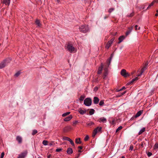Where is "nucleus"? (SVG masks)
<instances>
[{
  "mask_svg": "<svg viewBox=\"0 0 158 158\" xmlns=\"http://www.w3.org/2000/svg\"><path fill=\"white\" fill-rule=\"evenodd\" d=\"M67 153L69 155H70L73 153V150L72 148H69L67 150Z\"/></svg>",
  "mask_w": 158,
  "mask_h": 158,
  "instance_id": "obj_19",
  "label": "nucleus"
},
{
  "mask_svg": "<svg viewBox=\"0 0 158 158\" xmlns=\"http://www.w3.org/2000/svg\"><path fill=\"white\" fill-rule=\"evenodd\" d=\"M114 120H113V121H112V123H114Z\"/></svg>",
  "mask_w": 158,
  "mask_h": 158,
  "instance_id": "obj_64",
  "label": "nucleus"
},
{
  "mask_svg": "<svg viewBox=\"0 0 158 158\" xmlns=\"http://www.w3.org/2000/svg\"><path fill=\"white\" fill-rule=\"evenodd\" d=\"M114 10V8H110L108 10V12L109 13H111Z\"/></svg>",
  "mask_w": 158,
  "mask_h": 158,
  "instance_id": "obj_40",
  "label": "nucleus"
},
{
  "mask_svg": "<svg viewBox=\"0 0 158 158\" xmlns=\"http://www.w3.org/2000/svg\"><path fill=\"white\" fill-rule=\"evenodd\" d=\"M94 112L95 110L94 109H91L89 111V114L90 115H92L94 114Z\"/></svg>",
  "mask_w": 158,
  "mask_h": 158,
  "instance_id": "obj_27",
  "label": "nucleus"
},
{
  "mask_svg": "<svg viewBox=\"0 0 158 158\" xmlns=\"http://www.w3.org/2000/svg\"><path fill=\"white\" fill-rule=\"evenodd\" d=\"M109 66L107 64H105L104 66V72L103 73V79H105L106 77L107 76L108 73V69Z\"/></svg>",
  "mask_w": 158,
  "mask_h": 158,
  "instance_id": "obj_3",
  "label": "nucleus"
},
{
  "mask_svg": "<svg viewBox=\"0 0 158 158\" xmlns=\"http://www.w3.org/2000/svg\"><path fill=\"white\" fill-rule=\"evenodd\" d=\"M114 54L113 53H112L110 54V58L106 60V64L108 65H110L111 63V60Z\"/></svg>",
  "mask_w": 158,
  "mask_h": 158,
  "instance_id": "obj_11",
  "label": "nucleus"
},
{
  "mask_svg": "<svg viewBox=\"0 0 158 158\" xmlns=\"http://www.w3.org/2000/svg\"><path fill=\"white\" fill-rule=\"evenodd\" d=\"M142 112H143V111H141V110L139 111H138L137 112V113L136 114H135V115L134 117H133L131 118V119H132L133 118H136L139 117L141 114H142Z\"/></svg>",
  "mask_w": 158,
  "mask_h": 158,
  "instance_id": "obj_13",
  "label": "nucleus"
},
{
  "mask_svg": "<svg viewBox=\"0 0 158 158\" xmlns=\"http://www.w3.org/2000/svg\"><path fill=\"white\" fill-rule=\"evenodd\" d=\"M125 37L124 35H122L120 36L118 38L119 41L118 42V44H119L121 43L123 40L125 39Z\"/></svg>",
  "mask_w": 158,
  "mask_h": 158,
  "instance_id": "obj_18",
  "label": "nucleus"
},
{
  "mask_svg": "<svg viewBox=\"0 0 158 158\" xmlns=\"http://www.w3.org/2000/svg\"><path fill=\"white\" fill-rule=\"evenodd\" d=\"M102 129L101 127H98L95 128L93 132L92 136L94 137L98 132L101 131Z\"/></svg>",
  "mask_w": 158,
  "mask_h": 158,
  "instance_id": "obj_5",
  "label": "nucleus"
},
{
  "mask_svg": "<svg viewBox=\"0 0 158 158\" xmlns=\"http://www.w3.org/2000/svg\"><path fill=\"white\" fill-rule=\"evenodd\" d=\"M62 150V148H57L56 149V152H60Z\"/></svg>",
  "mask_w": 158,
  "mask_h": 158,
  "instance_id": "obj_44",
  "label": "nucleus"
},
{
  "mask_svg": "<svg viewBox=\"0 0 158 158\" xmlns=\"http://www.w3.org/2000/svg\"><path fill=\"white\" fill-rule=\"evenodd\" d=\"M94 123L92 122H89L87 123H86L87 125L89 126H92L94 125Z\"/></svg>",
  "mask_w": 158,
  "mask_h": 158,
  "instance_id": "obj_29",
  "label": "nucleus"
},
{
  "mask_svg": "<svg viewBox=\"0 0 158 158\" xmlns=\"http://www.w3.org/2000/svg\"><path fill=\"white\" fill-rule=\"evenodd\" d=\"M11 61V59L7 58L4 60L0 63V69H2L5 67L8 64L10 63Z\"/></svg>",
  "mask_w": 158,
  "mask_h": 158,
  "instance_id": "obj_1",
  "label": "nucleus"
},
{
  "mask_svg": "<svg viewBox=\"0 0 158 158\" xmlns=\"http://www.w3.org/2000/svg\"><path fill=\"white\" fill-rule=\"evenodd\" d=\"M145 131V128L144 127L140 131H139L138 134L139 135H141L143 132H144Z\"/></svg>",
  "mask_w": 158,
  "mask_h": 158,
  "instance_id": "obj_25",
  "label": "nucleus"
},
{
  "mask_svg": "<svg viewBox=\"0 0 158 158\" xmlns=\"http://www.w3.org/2000/svg\"><path fill=\"white\" fill-rule=\"evenodd\" d=\"M156 12H157V13L155 15V16H157L158 15V10H156Z\"/></svg>",
  "mask_w": 158,
  "mask_h": 158,
  "instance_id": "obj_55",
  "label": "nucleus"
},
{
  "mask_svg": "<svg viewBox=\"0 0 158 158\" xmlns=\"http://www.w3.org/2000/svg\"><path fill=\"white\" fill-rule=\"evenodd\" d=\"M133 147L132 145H131L130 147L129 150H132L133 149Z\"/></svg>",
  "mask_w": 158,
  "mask_h": 158,
  "instance_id": "obj_52",
  "label": "nucleus"
},
{
  "mask_svg": "<svg viewBox=\"0 0 158 158\" xmlns=\"http://www.w3.org/2000/svg\"><path fill=\"white\" fill-rule=\"evenodd\" d=\"M112 43H113L112 42H111V41L110 40L107 43L111 45V44H112Z\"/></svg>",
  "mask_w": 158,
  "mask_h": 158,
  "instance_id": "obj_53",
  "label": "nucleus"
},
{
  "mask_svg": "<svg viewBox=\"0 0 158 158\" xmlns=\"http://www.w3.org/2000/svg\"><path fill=\"white\" fill-rule=\"evenodd\" d=\"M133 29V26H131V27H129L128 28V30L131 31Z\"/></svg>",
  "mask_w": 158,
  "mask_h": 158,
  "instance_id": "obj_48",
  "label": "nucleus"
},
{
  "mask_svg": "<svg viewBox=\"0 0 158 158\" xmlns=\"http://www.w3.org/2000/svg\"><path fill=\"white\" fill-rule=\"evenodd\" d=\"M27 154V150L22 152L19 155L17 158H25Z\"/></svg>",
  "mask_w": 158,
  "mask_h": 158,
  "instance_id": "obj_7",
  "label": "nucleus"
},
{
  "mask_svg": "<svg viewBox=\"0 0 158 158\" xmlns=\"http://www.w3.org/2000/svg\"><path fill=\"white\" fill-rule=\"evenodd\" d=\"M93 102L95 104H98L99 101V98L97 97H94L93 98Z\"/></svg>",
  "mask_w": 158,
  "mask_h": 158,
  "instance_id": "obj_12",
  "label": "nucleus"
},
{
  "mask_svg": "<svg viewBox=\"0 0 158 158\" xmlns=\"http://www.w3.org/2000/svg\"><path fill=\"white\" fill-rule=\"evenodd\" d=\"M4 155V153L2 152V153L0 158H3Z\"/></svg>",
  "mask_w": 158,
  "mask_h": 158,
  "instance_id": "obj_49",
  "label": "nucleus"
},
{
  "mask_svg": "<svg viewBox=\"0 0 158 158\" xmlns=\"http://www.w3.org/2000/svg\"><path fill=\"white\" fill-rule=\"evenodd\" d=\"M63 139L64 140H67V141H69L71 139L69 138L68 137H65V136L64 137H63Z\"/></svg>",
  "mask_w": 158,
  "mask_h": 158,
  "instance_id": "obj_33",
  "label": "nucleus"
},
{
  "mask_svg": "<svg viewBox=\"0 0 158 158\" xmlns=\"http://www.w3.org/2000/svg\"><path fill=\"white\" fill-rule=\"evenodd\" d=\"M89 136L88 135H86L85 136V138H84V141H87L89 139Z\"/></svg>",
  "mask_w": 158,
  "mask_h": 158,
  "instance_id": "obj_41",
  "label": "nucleus"
},
{
  "mask_svg": "<svg viewBox=\"0 0 158 158\" xmlns=\"http://www.w3.org/2000/svg\"><path fill=\"white\" fill-rule=\"evenodd\" d=\"M111 45L110 44H108V43H107L106 44V48L107 49H108L110 46Z\"/></svg>",
  "mask_w": 158,
  "mask_h": 158,
  "instance_id": "obj_45",
  "label": "nucleus"
},
{
  "mask_svg": "<svg viewBox=\"0 0 158 158\" xmlns=\"http://www.w3.org/2000/svg\"><path fill=\"white\" fill-rule=\"evenodd\" d=\"M69 141L70 142V143L73 146H75L73 142L71 139H70Z\"/></svg>",
  "mask_w": 158,
  "mask_h": 158,
  "instance_id": "obj_42",
  "label": "nucleus"
},
{
  "mask_svg": "<svg viewBox=\"0 0 158 158\" xmlns=\"http://www.w3.org/2000/svg\"><path fill=\"white\" fill-rule=\"evenodd\" d=\"M98 89V88L97 87H95L94 88V90L95 92H96V91H97Z\"/></svg>",
  "mask_w": 158,
  "mask_h": 158,
  "instance_id": "obj_50",
  "label": "nucleus"
},
{
  "mask_svg": "<svg viewBox=\"0 0 158 158\" xmlns=\"http://www.w3.org/2000/svg\"><path fill=\"white\" fill-rule=\"evenodd\" d=\"M80 31L81 32L85 33L89 30V28L87 25H83L79 27Z\"/></svg>",
  "mask_w": 158,
  "mask_h": 158,
  "instance_id": "obj_2",
  "label": "nucleus"
},
{
  "mask_svg": "<svg viewBox=\"0 0 158 158\" xmlns=\"http://www.w3.org/2000/svg\"><path fill=\"white\" fill-rule=\"evenodd\" d=\"M134 15V12H133L131 13L130 14H128L127 15V17L130 18L132 17Z\"/></svg>",
  "mask_w": 158,
  "mask_h": 158,
  "instance_id": "obj_28",
  "label": "nucleus"
},
{
  "mask_svg": "<svg viewBox=\"0 0 158 158\" xmlns=\"http://www.w3.org/2000/svg\"><path fill=\"white\" fill-rule=\"evenodd\" d=\"M75 143L77 144H80L81 143V139L80 138L76 139H75Z\"/></svg>",
  "mask_w": 158,
  "mask_h": 158,
  "instance_id": "obj_22",
  "label": "nucleus"
},
{
  "mask_svg": "<svg viewBox=\"0 0 158 158\" xmlns=\"http://www.w3.org/2000/svg\"><path fill=\"white\" fill-rule=\"evenodd\" d=\"M20 74V72L19 71H18L15 74V76L17 77H18Z\"/></svg>",
  "mask_w": 158,
  "mask_h": 158,
  "instance_id": "obj_39",
  "label": "nucleus"
},
{
  "mask_svg": "<svg viewBox=\"0 0 158 158\" xmlns=\"http://www.w3.org/2000/svg\"><path fill=\"white\" fill-rule=\"evenodd\" d=\"M16 140L18 141L19 143H20L22 142V138L19 136H17L16 138Z\"/></svg>",
  "mask_w": 158,
  "mask_h": 158,
  "instance_id": "obj_17",
  "label": "nucleus"
},
{
  "mask_svg": "<svg viewBox=\"0 0 158 158\" xmlns=\"http://www.w3.org/2000/svg\"><path fill=\"white\" fill-rule=\"evenodd\" d=\"M67 48L68 51L70 52L74 51L75 48L73 47L72 44H69L67 46Z\"/></svg>",
  "mask_w": 158,
  "mask_h": 158,
  "instance_id": "obj_8",
  "label": "nucleus"
},
{
  "mask_svg": "<svg viewBox=\"0 0 158 158\" xmlns=\"http://www.w3.org/2000/svg\"><path fill=\"white\" fill-rule=\"evenodd\" d=\"M92 103V101L91 98H87L85 99L84 104L86 106H89L91 105Z\"/></svg>",
  "mask_w": 158,
  "mask_h": 158,
  "instance_id": "obj_4",
  "label": "nucleus"
},
{
  "mask_svg": "<svg viewBox=\"0 0 158 158\" xmlns=\"http://www.w3.org/2000/svg\"><path fill=\"white\" fill-rule=\"evenodd\" d=\"M104 104V100H101L99 103V105L100 106H103Z\"/></svg>",
  "mask_w": 158,
  "mask_h": 158,
  "instance_id": "obj_32",
  "label": "nucleus"
},
{
  "mask_svg": "<svg viewBox=\"0 0 158 158\" xmlns=\"http://www.w3.org/2000/svg\"><path fill=\"white\" fill-rule=\"evenodd\" d=\"M99 122H102L103 123H106L107 121L106 119L104 117H102L100 118L99 119Z\"/></svg>",
  "mask_w": 158,
  "mask_h": 158,
  "instance_id": "obj_20",
  "label": "nucleus"
},
{
  "mask_svg": "<svg viewBox=\"0 0 158 158\" xmlns=\"http://www.w3.org/2000/svg\"><path fill=\"white\" fill-rule=\"evenodd\" d=\"M152 153L150 152H148L147 153V155L148 157H150L151 156H152Z\"/></svg>",
  "mask_w": 158,
  "mask_h": 158,
  "instance_id": "obj_47",
  "label": "nucleus"
},
{
  "mask_svg": "<svg viewBox=\"0 0 158 158\" xmlns=\"http://www.w3.org/2000/svg\"><path fill=\"white\" fill-rule=\"evenodd\" d=\"M147 65L148 64H145V65L141 69V71L142 73H143L147 69Z\"/></svg>",
  "mask_w": 158,
  "mask_h": 158,
  "instance_id": "obj_23",
  "label": "nucleus"
},
{
  "mask_svg": "<svg viewBox=\"0 0 158 158\" xmlns=\"http://www.w3.org/2000/svg\"><path fill=\"white\" fill-rule=\"evenodd\" d=\"M139 79L138 78V77H135V78L133 79L131 83H133V82L134 81H137V80L138 79Z\"/></svg>",
  "mask_w": 158,
  "mask_h": 158,
  "instance_id": "obj_38",
  "label": "nucleus"
},
{
  "mask_svg": "<svg viewBox=\"0 0 158 158\" xmlns=\"http://www.w3.org/2000/svg\"><path fill=\"white\" fill-rule=\"evenodd\" d=\"M115 91L117 92H119L120 91H121V90H120V89H116Z\"/></svg>",
  "mask_w": 158,
  "mask_h": 158,
  "instance_id": "obj_60",
  "label": "nucleus"
},
{
  "mask_svg": "<svg viewBox=\"0 0 158 158\" xmlns=\"http://www.w3.org/2000/svg\"><path fill=\"white\" fill-rule=\"evenodd\" d=\"M108 18V16H105L104 17V19H106V18Z\"/></svg>",
  "mask_w": 158,
  "mask_h": 158,
  "instance_id": "obj_61",
  "label": "nucleus"
},
{
  "mask_svg": "<svg viewBox=\"0 0 158 158\" xmlns=\"http://www.w3.org/2000/svg\"><path fill=\"white\" fill-rule=\"evenodd\" d=\"M126 91H125L124 92H123L121 93L118 94L117 95L116 97H119L121 96H122L123 95H124V94H125L126 93Z\"/></svg>",
  "mask_w": 158,
  "mask_h": 158,
  "instance_id": "obj_26",
  "label": "nucleus"
},
{
  "mask_svg": "<svg viewBox=\"0 0 158 158\" xmlns=\"http://www.w3.org/2000/svg\"><path fill=\"white\" fill-rule=\"evenodd\" d=\"M154 147L155 148H158V144L157 143H156L155 144Z\"/></svg>",
  "mask_w": 158,
  "mask_h": 158,
  "instance_id": "obj_51",
  "label": "nucleus"
},
{
  "mask_svg": "<svg viewBox=\"0 0 158 158\" xmlns=\"http://www.w3.org/2000/svg\"><path fill=\"white\" fill-rule=\"evenodd\" d=\"M125 88H126L124 86H123L122 88L120 89L121 91H122L123 90V89H125Z\"/></svg>",
  "mask_w": 158,
  "mask_h": 158,
  "instance_id": "obj_57",
  "label": "nucleus"
},
{
  "mask_svg": "<svg viewBox=\"0 0 158 158\" xmlns=\"http://www.w3.org/2000/svg\"><path fill=\"white\" fill-rule=\"evenodd\" d=\"M3 4H5L6 5L9 6L10 2V0H3L2 1Z\"/></svg>",
  "mask_w": 158,
  "mask_h": 158,
  "instance_id": "obj_14",
  "label": "nucleus"
},
{
  "mask_svg": "<svg viewBox=\"0 0 158 158\" xmlns=\"http://www.w3.org/2000/svg\"><path fill=\"white\" fill-rule=\"evenodd\" d=\"M105 65H103L102 63H101L100 66L98 67V71L97 72L98 74H100L102 73V71L103 67H104V66Z\"/></svg>",
  "mask_w": 158,
  "mask_h": 158,
  "instance_id": "obj_9",
  "label": "nucleus"
},
{
  "mask_svg": "<svg viewBox=\"0 0 158 158\" xmlns=\"http://www.w3.org/2000/svg\"><path fill=\"white\" fill-rule=\"evenodd\" d=\"M142 73H142L141 72V71H140V74H138L137 76H141V75L142 74Z\"/></svg>",
  "mask_w": 158,
  "mask_h": 158,
  "instance_id": "obj_59",
  "label": "nucleus"
},
{
  "mask_svg": "<svg viewBox=\"0 0 158 158\" xmlns=\"http://www.w3.org/2000/svg\"><path fill=\"white\" fill-rule=\"evenodd\" d=\"M72 118V116L71 115H70L68 117L65 118L64 120L65 121H70Z\"/></svg>",
  "mask_w": 158,
  "mask_h": 158,
  "instance_id": "obj_16",
  "label": "nucleus"
},
{
  "mask_svg": "<svg viewBox=\"0 0 158 158\" xmlns=\"http://www.w3.org/2000/svg\"><path fill=\"white\" fill-rule=\"evenodd\" d=\"M138 26L137 25H135V30L136 31L137 30H139L140 29V27H139L138 28Z\"/></svg>",
  "mask_w": 158,
  "mask_h": 158,
  "instance_id": "obj_43",
  "label": "nucleus"
},
{
  "mask_svg": "<svg viewBox=\"0 0 158 158\" xmlns=\"http://www.w3.org/2000/svg\"><path fill=\"white\" fill-rule=\"evenodd\" d=\"M121 74L125 77H126L130 76V74L127 72L126 70L125 69H123L121 71Z\"/></svg>",
  "mask_w": 158,
  "mask_h": 158,
  "instance_id": "obj_6",
  "label": "nucleus"
},
{
  "mask_svg": "<svg viewBox=\"0 0 158 158\" xmlns=\"http://www.w3.org/2000/svg\"><path fill=\"white\" fill-rule=\"evenodd\" d=\"M35 23L36 25L39 27H40L41 26V24L40 23V21L38 19L36 20Z\"/></svg>",
  "mask_w": 158,
  "mask_h": 158,
  "instance_id": "obj_21",
  "label": "nucleus"
},
{
  "mask_svg": "<svg viewBox=\"0 0 158 158\" xmlns=\"http://www.w3.org/2000/svg\"><path fill=\"white\" fill-rule=\"evenodd\" d=\"M85 96L84 95H82L79 98V100L80 101H83L84 98H85Z\"/></svg>",
  "mask_w": 158,
  "mask_h": 158,
  "instance_id": "obj_31",
  "label": "nucleus"
},
{
  "mask_svg": "<svg viewBox=\"0 0 158 158\" xmlns=\"http://www.w3.org/2000/svg\"><path fill=\"white\" fill-rule=\"evenodd\" d=\"M143 142H142L141 144V146L143 148L144 147L143 145Z\"/></svg>",
  "mask_w": 158,
  "mask_h": 158,
  "instance_id": "obj_54",
  "label": "nucleus"
},
{
  "mask_svg": "<svg viewBox=\"0 0 158 158\" xmlns=\"http://www.w3.org/2000/svg\"><path fill=\"white\" fill-rule=\"evenodd\" d=\"M48 141L47 140H44L42 142L43 144L44 145H48Z\"/></svg>",
  "mask_w": 158,
  "mask_h": 158,
  "instance_id": "obj_35",
  "label": "nucleus"
},
{
  "mask_svg": "<svg viewBox=\"0 0 158 158\" xmlns=\"http://www.w3.org/2000/svg\"><path fill=\"white\" fill-rule=\"evenodd\" d=\"M38 132V131L37 130H34L32 131V135H34L35 134H36Z\"/></svg>",
  "mask_w": 158,
  "mask_h": 158,
  "instance_id": "obj_34",
  "label": "nucleus"
},
{
  "mask_svg": "<svg viewBox=\"0 0 158 158\" xmlns=\"http://www.w3.org/2000/svg\"><path fill=\"white\" fill-rule=\"evenodd\" d=\"M78 112L81 114L83 115L86 113V110H83L81 108H79Z\"/></svg>",
  "mask_w": 158,
  "mask_h": 158,
  "instance_id": "obj_15",
  "label": "nucleus"
},
{
  "mask_svg": "<svg viewBox=\"0 0 158 158\" xmlns=\"http://www.w3.org/2000/svg\"><path fill=\"white\" fill-rule=\"evenodd\" d=\"M123 128V127L122 126H120L118 127L117 129L116 130V132H117L118 131L122 129Z\"/></svg>",
  "mask_w": 158,
  "mask_h": 158,
  "instance_id": "obj_36",
  "label": "nucleus"
},
{
  "mask_svg": "<svg viewBox=\"0 0 158 158\" xmlns=\"http://www.w3.org/2000/svg\"><path fill=\"white\" fill-rule=\"evenodd\" d=\"M155 2H156V0L153 1L150 4L147 8V9H149L150 8L151 6H153Z\"/></svg>",
  "mask_w": 158,
  "mask_h": 158,
  "instance_id": "obj_24",
  "label": "nucleus"
},
{
  "mask_svg": "<svg viewBox=\"0 0 158 158\" xmlns=\"http://www.w3.org/2000/svg\"><path fill=\"white\" fill-rule=\"evenodd\" d=\"M72 129L70 126H67L64 127L63 131L64 132H67Z\"/></svg>",
  "mask_w": 158,
  "mask_h": 158,
  "instance_id": "obj_10",
  "label": "nucleus"
},
{
  "mask_svg": "<svg viewBox=\"0 0 158 158\" xmlns=\"http://www.w3.org/2000/svg\"><path fill=\"white\" fill-rule=\"evenodd\" d=\"M53 143V142H52V143H51L50 144V146H51V145H52V143Z\"/></svg>",
  "mask_w": 158,
  "mask_h": 158,
  "instance_id": "obj_63",
  "label": "nucleus"
},
{
  "mask_svg": "<svg viewBox=\"0 0 158 158\" xmlns=\"http://www.w3.org/2000/svg\"><path fill=\"white\" fill-rule=\"evenodd\" d=\"M70 113V112H67L66 113L63 114H62V116L63 117H65V116L69 115Z\"/></svg>",
  "mask_w": 158,
  "mask_h": 158,
  "instance_id": "obj_37",
  "label": "nucleus"
},
{
  "mask_svg": "<svg viewBox=\"0 0 158 158\" xmlns=\"http://www.w3.org/2000/svg\"><path fill=\"white\" fill-rule=\"evenodd\" d=\"M78 148L80 149H82L83 148L81 146H79L78 147Z\"/></svg>",
  "mask_w": 158,
  "mask_h": 158,
  "instance_id": "obj_58",
  "label": "nucleus"
},
{
  "mask_svg": "<svg viewBox=\"0 0 158 158\" xmlns=\"http://www.w3.org/2000/svg\"><path fill=\"white\" fill-rule=\"evenodd\" d=\"M131 31H129V30H127L126 32V36H127V35H128L131 32Z\"/></svg>",
  "mask_w": 158,
  "mask_h": 158,
  "instance_id": "obj_46",
  "label": "nucleus"
},
{
  "mask_svg": "<svg viewBox=\"0 0 158 158\" xmlns=\"http://www.w3.org/2000/svg\"><path fill=\"white\" fill-rule=\"evenodd\" d=\"M114 38H113L111 39L110 40V41H111V42H112L113 43V41H114Z\"/></svg>",
  "mask_w": 158,
  "mask_h": 158,
  "instance_id": "obj_56",
  "label": "nucleus"
},
{
  "mask_svg": "<svg viewBox=\"0 0 158 158\" xmlns=\"http://www.w3.org/2000/svg\"><path fill=\"white\" fill-rule=\"evenodd\" d=\"M78 121H77V120H76V121H74L73 122V125L74 126V127H75L77 124L78 123Z\"/></svg>",
  "mask_w": 158,
  "mask_h": 158,
  "instance_id": "obj_30",
  "label": "nucleus"
},
{
  "mask_svg": "<svg viewBox=\"0 0 158 158\" xmlns=\"http://www.w3.org/2000/svg\"><path fill=\"white\" fill-rule=\"evenodd\" d=\"M80 156V154H78V156L77 157H76L75 158H78Z\"/></svg>",
  "mask_w": 158,
  "mask_h": 158,
  "instance_id": "obj_62",
  "label": "nucleus"
}]
</instances>
